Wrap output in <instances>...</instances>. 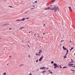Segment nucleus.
Here are the masks:
<instances>
[{
    "label": "nucleus",
    "mask_w": 75,
    "mask_h": 75,
    "mask_svg": "<svg viewBox=\"0 0 75 75\" xmlns=\"http://www.w3.org/2000/svg\"><path fill=\"white\" fill-rule=\"evenodd\" d=\"M11 28H9V30H11Z\"/></svg>",
    "instance_id": "nucleus-43"
},
{
    "label": "nucleus",
    "mask_w": 75,
    "mask_h": 75,
    "mask_svg": "<svg viewBox=\"0 0 75 75\" xmlns=\"http://www.w3.org/2000/svg\"><path fill=\"white\" fill-rule=\"evenodd\" d=\"M55 0H52V2H54L55 1Z\"/></svg>",
    "instance_id": "nucleus-20"
},
{
    "label": "nucleus",
    "mask_w": 75,
    "mask_h": 75,
    "mask_svg": "<svg viewBox=\"0 0 75 75\" xmlns=\"http://www.w3.org/2000/svg\"><path fill=\"white\" fill-rule=\"evenodd\" d=\"M33 4H34V2H33Z\"/></svg>",
    "instance_id": "nucleus-54"
},
{
    "label": "nucleus",
    "mask_w": 75,
    "mask_h": 75,
    "mask_svg": "<svg viewBox=\"0 0 75 75\" xmlns=\"http://www.w3.org/2000/svg\"><path fill=\"white\" fill-rule=\"evenodd\" d=\"M45 67H41L40 69H45Z\"/></svg>",
    "instance_id": "nucleus-8"
},
{
    "label": "nucleus",
    "mask_w": 75,
    "mask_h": 75,
    "mask_svg": "<svg viewBox=\"0 0 75 75\" xmlns=\"http://www.w3.org/2000/svg\"><path fill=\"white\" fill-rule=\"evenodd\" d=\"M28 18H29V17L26 18L25 19H28Z\"/></svg>",
    "instance_id": "nucleus-40"
},
{
    "label": "nucleus",
    "mask_w": 75,
    "mask_h": 75,
    "mask_svg": "<svg viewBox=\"0 0 75 75\" xmlns=\"http://www.w3.org/2000/svg\"><path fill=\"white\" fill-rule=\"evenodd\" d=\"M23 28H24V27H22L20 28H19V29H23Z\"/></svg>",
    "instance_id": "nucleus-18"
},
{
    "label": "nucleus",
    "mask_w": 75,
    "mask_h": 75,
    "mask_svg": "<svg viewBox=\"0 0 75 75\" xmlns=\"http://www.w3.org/2000/svg\"><path fill=\"white\" fill-rule=\"evenodd\" d=\"M25 20V18H23V19H22L21 20L20 19L17 20H16V21H24Z\"/></svg>",
    "instance_id": "nucleus-3"
},
{
    "label": "nucleus",
    "mask_w": 75,
    "mask_h": 75,
    "mask_svg": "<svg viewBox=\"0 0 75 75\" xmlns=\"http://www.w3.org/2000/svg\"><path fill=\"white\" fill-rule=\"evenodd\" d=\"M53 66L54 67V69H56V68H57V67L58 68H59V67H60V65L58 66V65H57V64L56 63H54Z\"/></svg>",
    "instance_id": "nucleus-2"
},
{
    "label": "nucleus",
    "mask_w": 75,
    "mask_h": 75,
    "mask_svg": "<svg viewBox=\"0 0 75 75\" xmlns=\"http://www.w3.org/2000/svg\"><path fill=\"white\" fill-rule=\"evenodd\" d=\"M61 45H62V44H61L60 45V46H61Z\"/></svg>",
    "instance_id": "nucleus-52"
},
{
    "label": "nucleus",
    "mask_w": 75,
    "mask_h": 75,
    "mask_svg": "<svg viewBox=\"0 0 75 75\" xmlns=\"http://www.w3.org/2000/svg\"><path fill=\"white\" fill-rule=\"evenodd\" d=\"M74 67L75 68V66H74Z\"/></svg>",
    "instance_id": "nucleus-58"
},
{
    "label": "nucleus",
    "mask_w": 75,
    "mask_h": 75,
    "mask_svg": "<svg viewBox=\"0 0 75 75\" xmlns=\"http://www.w3.org/2000/svg\"><path fill=\"white\" fill-rule=\"evenodd\" d=\"M48 71H49V72H51V70H48Z\"/></svg>",
    "instance_id": "nucleus-34"
},
{
    "label": "nucleus",
    "mask_w": 75,
    "mask_h": 75,
    "mask_svg": "<svg viewBox=\"0 0 75 75\" xmlns=\"http://www.w3.org/2000/svg\"><path fill=\"white\" fill-rule=\"evenodd\" d=\"M35 3H37V1H35L34 2Z\"/></svg>",
    "instance_id": "nucleus-36"
},
{
    "label": "nucleus",
    "mask_w": 75,
    "mask_h": 75,
    "mask_svg": "<svg viewBox=\"0 0 75 75\" xmlns=\"http://www.w3.org/2000/svg\"><path fill=\"white\" fill-rule=\"evenodd\" d=\"M39 51H40H40H41V52L42 51V50H39Z\"/></svg>",
    "instance_id": "nucleus-47"
},
{
    "label": "nucleus",
    "mask_w": 75,
    "mask_h": 75,
    "mask_svg": "<svg viewBox=\"0 0 75 75\" xmlns=\"http://www.w3.org/2000/svg\"><path fill=\"white\" fill-rule=\"evenodd\" d=\"M63 68L64 69L66 68H68V67H67V66H64L63 67Z\"/></svg>",
    "instance_id": "nucleus-11"
},
{
    "label": "nucleus",
    "mask_w": 75,
    "mask_h": 75,
    "mask_svg": "<svg viewBox=\"0 0 75 75\" xmlns=\"http://www.w3.org/2000/svg\"><path fill=\"white\" fill-rule=\"evenodd\" d=\"M43 57V55H42V56L39 59V61H41L42 60Z\"/></svg>",
    "instance_id": "nucleus-6"
},
{
    "label": "nucleus",
    "mask_w": 75,
    "mask_h": 75,
    "mask_svg": "<svg viewBox=\"0 0 75 75\" xmlns=\"http://www.w3.org/2000/svg\"><path fill=\"white\" fill-rule=\"evenodd\" d=\"M68 51H69V50H67V53H68Z\"/></svg>",
    "instance_id": "nucleus-23"
},
{
    "label": "nucleus",
    "mask_w": 75,
    "mask_h": 75,
    "mask_svg": "<svg viewBox=\"0 0 75 75\" xmlns=\"http://www.w3.org/2000/svg\"><path fill=\"white\" fill-rule=\"evenodd\" d=\"M36 55H38L39 56H40V55L37 54V53H35Z\"/></svg>",
    "instance_id": "nucleus-15"
},
{
    "label": "nucleus",
    "mask_w": 75,
    "mask_h": 75,
    "mask_svg": "<svg viewBox=\"0 0 75 75\" xmlns=\"http://www.w3.org/2000/svg\"><path fill=\"white\" fill-rule=\"evenodd\" d=\"M68 7L69 10H70V11H71V12H72V8H71V7L69 6V7Z\"/></svg>",
    "instance_id": "nucleus-5"
},
{
    "label": "nucleus",
    "mask_w": 75,
    "mask_h": 75,
    "mask_svg": "<svg viewBox=\"0 0 75 75\" xmlns=\"http://www.w3.org/2000/svg\"><path fill=\"white\" fill-rule=\"evenodd\" d=\"M50 74H52V71H51V72H50Z\"/></svg>",
    "instance_id": "nucleus-28"
},
{
    "label": "nucleus",
    "mask_w": 75,
    "mask_h": 75,
    "mask_svg": "<svg viewBox=\"0 0 75 75\" xmlns=\"http://www.w3.org/2000/svg\"><path fill=\"white\" fill-rule=\"evenodd\" d=\"M69 67H74V66H71V65H69Z\"/></svg>",
    "instance_id": "nucleus-16"
},
{
    "label": "nucleus",
    "mask_w": 75,
    "mask_h": 75,
    "mask_svg": "<svg viewBox=\"0 0 75 75\" xmlns=\"http://www.w3.org/2000/svg\"><path fill=\"white\" fill-rule=\"evenodd\" d=\"M38 37H39V35H38Z\"/></svg>",
    "instance_id": "nucleus-63"
},
{
    "label": "nucleus",
    "mask_w": 75,
    "mask_h": 75,
    "mask_svg": "<svg viewBox=\"0 0 75 75\" xmlns=\"http://www.w3.org/2000/svg\"><path fill=\"white\" fill-rule=\"evenodd\" d=\"M39 69H38L37 70H35V71H39Z\"/></svg>",
    "instance_id": "nucleus-33"
},
{
    "label": "nucleus",
    "mask_w": 75,
    "mask_h": 75,
    "mask_svg": "<svg viewBox=\"0 0 75 75\" xmlns=\"http://www.w3.org/2000/svg\"><path fill=\"white\" fill-rule=\"evenodd\" d=\"M57 10H58V11H59V7H58V8L57 9Z\"/></svg>",
    "instance_id": "nucleus-39"
},
{
    "label": "nucleus",
    "mask_w": 75,
    "mask_h": 75,
    "mask_svg": "<svg viewBox=\"0 0 75 75\" xmlns=\"http://www.w3.org/2000/svg\"><path fill=\"white\" fill-rule=\"evenodd\" d=\"M71 71H75V70H72V69H71Z\"/></svg>",
    "instance_id": "nucleus-25"
},
{
    "label": "nucleus",
    "mask_w": 75,
    "mask_h": 75,
    "mask_svg": "<svg viewBox=\"0 0 75 75\" xmlns=\"http://www.w3.org/2000/svg\"><path fill=\"white\" fill-rule=\"evenodd\" d=\"M51 7V6H52V5H50Z\"/></svg>",
    "instance_id": "nucleus-57"
},
{
    "label": "nucleus",
    "mask_w": 75,
    "mask_h": 75,
    "mask_svg": "<svg viewBox=\"0 0 75 75\" xmlns=\"http://www.w3.org/2000/svg\"><path fill=\"white\" fill-rule=\"evenodd\" d=\"M69 63H72V62H69Z\"/></svg>",
    "instance_id": "nucleus-44"
},
{
    "label": "nucleus",
    "mask_w": 75,
    "mask_h": 75,
    "mask_svg": "<svg viewBox=\"0 0 75 75\" xmlns=\"http://www.w3.org/2000/svg\"><path fill=\"white\" fill-rule=\"evenodd\" d=\"M31 33V32H30V31L29 32V33Z\"/></svg>",
    "instance_id": "nucleus-48"
},
{
    "label": "nucleus",
    "mask_w": 75,
    "mask_h": 75,
    "mask_svg": "<svg viewBox=\"0 0 75 75\" xmlns=\"http://www.w3.org/2000/svg\"><path fill=\"white\" fill-rule=\"evenodd\" d=\"M71 63H73V62H73V60L72 59H71Z\"/></svg>",
    "instance_id": "nucleus-17"
},
{
    "label": "nucleus",
    "mask_w": 75,
    "mask_h": 75,
    "mask_svg": "<svg viewBox=\"0 0 75 75\" xmlns=\"http://www.w3.org/2000/svg\"><path fill=\"white\" fill-rule=\"evenodd\" d=\"M68 54V53H67L65 55V56H66Z\"/></svg>",
    "instance_id": "nucleus-31"
},
{
    "label": "nucleus",
    "mask_w": 75,
    "mask_h": 75,
    "mask_svg": "<svg viewBox=\"0 0 75 75\" xmlns=\"http://www.w3.org/2000/svg\"><path fill=\"white\" fill-rule=\"evenodd\" d=\"M33 8H30V10H33Z\"/></svg>",
    "instance_id": "nucleus-29"
},
{
    "label": "nucleus",
    "mask_w": 75,
    "mask_h": 75,
    "mask_svg": "<svg viewBox=\"0 0 75 75\" xmlns=\"http://www.w3.org/2000/svg\"><path fill=\"white\" fill-rule=\"evenodd\" d=\"M63 40H62V41H61V42H60V43H61V42H62L63 41Z\"/></svg>",
    "instance_id": "nucleus-37"
},
{
    "label": "nucleus",
    "mask_w": 75,
    "mask_h": 75,
    "mask_svg": "<svg viewBox=\"0 0 75 75\" xmlns=\"http://www.w3.org/2000/svg\"><path fill=\"white\" fill-rule=\"evenodd\" d=\"M51 64H54V61H52L51 62Z\"/></svg>",
    "instance_id": "nucleus-19"
},
{
    "label": "nucleus",
    "mask_w": 75,
    "mask_h": 75,
    "mask_svg": "<svg viewBox=\"0 0 75 75\" xmlns=\"http://www.w3.org/2000/svg\"><path fill=\"white\" fill-rule=\"evenodd\" d=\"M9 7H12V8H13V7H12V6H8Z\"/></svg>",
    "instance_id": "nucleus-26"
},
{
    "label": "nucleus",
    "mask_w": 75,
    "mask_h": 75,
    "mask_svg": "<svg viewBox=\"0 0 75 75\" xmlns=\"http://www.w3.org/2000/svg\"><path fill=\"white\" fill-rule=\"evenodd\" d=\"M52 8H51V7H48L47 8H45V10H49V9H50V10H51Z\"/></svg>",
    "instance_id": "nucleus-4"
},
{
    "label": "nucleus",
    "mask_w": 75,
    "mask_h": 75,
    "mask_svg": "<svg viewBox=\"0 0 75 75\" xmlns=\"http://www.w3.org/2000/svg\"><path fill=\"white\" fill-rule=\"evenodd\" d=\"M28 47H29V48H30V46H29L28 45Z\"/></svg>",
    "instance_id": "nucleus-32"
},
{
    "label": "nucleus",
    "mask_w": 75,
    "mask_h": 75,
    "mask_svg": "<svg viewBox=\"0 0 75 75\" xmlns=\"http://www.w3.org/2000/svg\"><path fill=\"white\" fill-rule=\"evenodd\" d=\"M5 0V1H6V0Z\"/></svg>",
    "instance_id": "nucleus-64"
},
{
    "label": "nucleus",
    "mask_w": 75,
    "mask_h": 75,
    "mask_svg": "<svg viewBox=\"0 0 75 75\" xmlns=\"http://www.w3.org/2000/svg\"><path fill=\"white\" fill-rule=\"evenodd\" d=\"M45 72H46V71H42L41 72L42 74H44L45 73Z\"/></svg>",
    "instance_id": "nucleus-10"
},
{
    "label": "nucleus",
    "mask_w": 75,
    "mask_h": 75,
    "mask_svg": "<svg viewBox=\"0 0 75 75\" xmlns=\"http://www.w3.org/2000/svg\"><path fill=\"white\" fill-rule=\"evenodd\" d=\"M42 38H43V37H42Z\"/></svg>",
    "instance_id": "nucleus-61"
},
{
    "label": "nucleus",
    "mask_w": 75,
    "mask_h": 75,
    "mask_svg": "<svg viewBox=\"0 0 75 75\" xmlns=\"http://www.w3.org/2000/svg\"><path fill=\"white\" fill-rule=\"evenodd\" d=\"M23 65H24L23 64H21L19 65V67H22V66H23Z\"/></svg>",
    "instance_id": "nucleus-13"
},
{
    "label": "nucleus",
    "mask_w": 75,
    "mask_h": 75,
    "mask_svg": "<svg viewBox=\"0 0 75 75\" xmlns=\"http://www.w3.org/2000/svg\"><path fill=\"white\" fill-rule=\"evenodd\" d=\"M63 49L64 50H67L68 49H67L66 48H65V47L63 46L62 47Z\"/></svg>",
    "instance_id": "nucleus-7"
},
{
    "label": "nucleus",
    "mask_w": 75,
    "mask_h": 75,
    "mask_svg": "<svg viewBox=\"0 0 75 75\" xmlns=\"http://www.w3.org/2000/svg\"><path fill=\"white\" fill-rule=\"evenodd\" d=\"M29 42V41L28 42Z\"/></svg>",
    "instance_id": "nucleus-55"
},
{
    "label": "nucleus",
    "mask_w": 75,
    "mask_h": 75,
    "mask_svg": "<svg viewBox=\"0 0 75 75\" xmlns=\"http://www.w3.org/2000/svg\"><path fill=\"white\" fill-rule=\"evenodd\" d=\"M72 65H74V64H69V65L72 66Z\"/></svg>",
    "instance_id": "nucleus-9"
},
{
    "label": "nucleus",
    "mask_w": 75,
    "mask_h": 75,
    "mask_svg": "<svg viewBox=\"0 0 75 75\" xmlns=\"http://www.w3.org/2000/svg\"><path fill=\"white\" fill-rule=\"evenodd\" d=\"M28 57H30V55H28Z\"/></svg>",
    "instance_id": "nucleus-49"
},
{
    "label": "nucleus",
    "mask_w": 75,
    "mask_h": 75,
    "mask_svg": "<svg viewBox=\"0 0 75 75\" xmlns=\"http://www.w3.org/2000/svg\"><path fill=\"white\" fill-rule=\"evenodd\" d=\"M60 68H62V67L61 65H60Z\"/></svg>",
    "instance_id": "nucleus-27"
},
{
    "label": "nucleus",
    "mask_w": 75,
    "mask_h": 75,
    "mask_svg": "<svg viewBox=\"0 0 75 75\" xmlns=\"http://www.w3.org/2000/svg\"><path fill=\"white\" fill-rule=\"evenodd\" d=\"M45 24H44V25H43V26H45Z\"/></svg>",
    "instance_id": "nucleus-46"
},
{
    "label": "nucleus",
    "mask_w": 75,
    "mask_h": 75,
    "mask_svg": "<svg viewBox=\"0 0 75 75\" xmlns=\"http://www.w3.org/2000/svg\"><path fill=\"white\" fill-rule=\"evenodd\" d=\"M35 34H36V33L34 34V35H35Z\"/></svg>",
    "instance_id": "nucleus-56"
},
{
    "label": "nucleus",
    "mask_w": 75,
    "mask_h": 75,
    "mask_svg": "<svg viewBox=\"0 0 75 75\" xmlns=\"http://www.w3.org/2000/svg\"><path fill=\"white\" fill-rule=\"evenodd\" d=\"M28 11H26V12H25L24 13H28Z\"/></svg>",
    "instance_id": "nucleus-30"
},
{
    "label": "nucleus",
    "mask_w": 75,
    "mask_h": 75,
    "mask_svg": "<svg viewBox=\"0 0 75 75\" xmlns=\"http://www.w3.org/2000/svg\"><path fill=\"white\" fill-rule=\"evenodd\" d=\"M7 24H4V25H3V26H4V25H7Z\"/></svg>",
    "instance_id": "nucleus-22"
},
{
    "label": "nucleus",
    "mask_w": 75,
    "mask_h": 75,
    "mask_svg": "<svg viewBox=\"0 0 75 75\" xmlns=\"http://www.w3.org/2000/svg\"><path fill=\"white\" fill-rule=\"evenodd\" d=\"M74 45H75V44H74Z\"/></svg>",
    "instance_id": "nucleus-62"
},
{
    "label": "nucleus",
    "mask_w": 75,
    "mask_h": 75,
    "mask_svg": "<svg viewBox=\"0 0 75 75\" xmlns=\"http://www.w3.org/2000/svg\"><path fill=\"white\" fill-rule=\"evenodd\" d=\"M71 42V41H70V42Z\"/></svg>",
    "instance_id": "nucleus-51"
},
{
    "label": "nucleus",
    "mask_w": 75,
    "mask_h": 75,
    "mask_svg": "<svg viewBox=\"0 0 75 75\" xmlns=\"http://www.w3.org/2000/svg\"><path fill=\"white\" fill-rule=\"evenodd\" d=\"M11 57V55L10 56H9V58H10V57Z\"/></svg>",
    "instance_id": "nucleus-41"
},
{
    "label": "nucleus",
    "mask_w": 75,
    "mask_h": 75,
    "mask_svg": "<svg viewBox=\"0 0 75 75\" xmlns=\"http://www.w3.org/2000/svg\"><path fill=\"white\" fill-rule=\"evenodd\" d=\"M33 7H35V6L33 5Z\"/></svg>",
    "instance_id": "nucleus-50"
},
{
    "label": "nucleus",
    "mask_w": 75,
    "mask_h": 75,
    "mask_svg": "<svg viewBox=\"0 0 75 75\" xmlns=\"http://www.w3.org/2000/svg\"><path fill=\"white\" fill-rule=\"evenodd\" d=\"M72 73H74V72H73Z\"/></svg>",
    "instance_id": "nucleus-60"
},
{
    "label": "nucleus",
    "mask_w": 75,
    "mask_h": 75,
    "mask_svg": "<svg viewBox=\"0 0 75 75\" xmlns=\"http://www.w3.org/2000/svg\"><path fill=\"white\" fill-rule=\"evenodd\" d=\"M58 9V7H57L56 6H55L54 7L52 8L51 9V10H54L55 13H56V12L57 11Z\"/></svg>",
    "instance_id": "nucleus-1"
},
{
    "label": "nucleus",
    "mask_w": 75,
    "mask_h": 75,
    "mask_svg": "<svg viewBox=\"0 0 75 75\" xmlns=\"http://www.w3.org/2000/svg\"><path fill=\"white\" fill-rule=\"evenodd\" d=\"M74 47H72L71 48V49L70 50V51H71V50H73V49H74Z\"/></svg>",
    "instance_id": "nucleus-12"
},
{
    "label": "nucleus",
    "mask_w": 75,
    "mask_h": 75,
    "mask_svg": "<svg viewBox=\"0 0 75 75\" xmlns=\"http://www.w3.org/2000/svg\"><path fill=\"white\" fill-rule=\"evenodd\" d=\"M38 54H39V55H40H40H41V54H40L39 53H38Z\"/></svg>",
    "instance_id": "nucleus-38"
},
{
    "label": "nucleus",
    "mask_w": 75,
    "mask_h": 75,
    "mask_svg": "<svg viewBox=\"0 0 75 75\" xmlns=\"http://www.w3.org/2000/svg\"><path fill=\"white\" fill-rule=\"evenodd\" d=\"M39 52V53H41V52Z\"/></svg>",
    "instance_id": "nucleus-45"
},
{
    "label": "nucleus",
    "mask_w": 75,
    "mask_h": 75,
    "mask_svg": "<svg viewBox=\"0 0 75 75\" xmlns=\"http://www.w3.org/2000/svg\"><path fill=\"white\" fill-rule=\"evenodd\" d=\"M3 75H6V72L4 73Z\"/></svg>",
    "instance_id": "nucleus-14"
},
{
    "label": "nucleus",
    "mask_w": 75,
    "mask_h": 75,
    "mask_svg": "<svg viewBox=\"0 0 75 75\" xmlns=\"http://www.w3.org/2000/svg\"><path fill=\"white\" fill-rule=\"evenodd\" d=\"M21 41H24L23 40H22Z\"/></svg>",
    "instance_id": "nucleus-59"
},
{
    "label": "nucleus",
    "mask_w": 75,
    "mask_h": 75,
    "mask_svg": "<svg viewBox=\"0 0 75 75\" xmlns=\"http://www.w3.org/2000/svg\"><path fill=\"white\" fill-rule=\"evenodd\" d=\"M7 65H8V64H7Z\"/></svg>",
    "instance_id": "nucleus-53"
},
{
    "label": "nucleus",
    "mask_w": 75,
    "mask_h": 75,
    "mask_svg": "<svg viewBox=\"0 0 75 75\" xmlns=\"http://www.w3.org/2000/svg\"><path fill=\"white\" fill-rule=\"evenodd\" d=\"M49 69V68H48V67L46 68V69Z\"/></svg>",
    "instance_id": "nucleus-35"
},
{
    "label": "nucleus",
    "mask_w": 75,
    "mask_h": 75,
    "mask_svg": "<svg viewBox=\"0 0 75 75\" xmlns=\"http://www.w3.org/2000/svg\"><path fill=\"white\" fill-rule=\"evenodd\" d=\"M38 59L36 61V62H38Z\"/></svg>",
    "instance_id": "nucleus-24"
},
{
    "label": "nucleus",
    "mask_w": 75,
    "mask_h": 75,
    "mask_svg": "<svg viewBox=\"0 0 75 75\" xmlns=\"http://www.w3.org/2000/svg\"><path fill=\"white\" fill-rule=\"evenodd\" d=\"M64 58H67V56H65L64 57Z\"/></svg>",
    "instance_id": "nucleus-21"
},
{
    "label": "nucleus",
    "mask_w": 75,
    "mask_h": 75,
    "mask_svg": "<svg viewBox=\"0 0 75 75\" xmlns=\"http://www.w3.org/2000/svg\"><path fill=\"white\" fill-rule=\"evenodd\" d=\"M45 34V33H43V35H44Z\"/></svg>",
    "instance_id": "nucleus-42"
}]
</instances>
